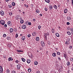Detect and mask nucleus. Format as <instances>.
<instances>
[{"label": "nucleus", "instance_id": "nucleus-48", "mask_svg": "<svg viewBox=\"0 0 73 73\" xmlns=\"http://www.w3.org/2000/svg\"><path fill=\"white\" fill-rule=\"evenodd\" d=\"M12 73H16V71L15 70L12 71Z\"/></svg>", "mask_w": 73, "mask_h": 73}, {"label": "nucleus", "instance_id": "nucleus-27", "mask_svg": "<svg viewBox=\"0 0 73 73\" xmlns=\"http://www.w3.org/2000/svg\"><path fill=\"white\" fill-rule=\"evenodd\" d=\"M34 64L35 65H37V64H38V62L37 61H35L34 62Z\"/></svg>", "mask_w": 73, "mask_h": 73}, {"label": "nucleus", "instance_id": "nucleus-9", "mask_svg": "<svg viewBox=\"0 0 73 73\" xmlns=\"http://www.w3.org/2000/svg\"><path fill=\"white\" fill-rule=\"evenodd\" d=\"M1 16H3L4 15V12L3 11H1Z\"/></svg>", "mask_w": 73, "mask_h": 73}, {"label": "nucleus", "instance_id": "nucleus-55", "mask_svg": "<svg viewBox=\"0 0 73 73\" xmlns=\"http://www.w3.org/2000/svg\"><path fill=\"white\" fill-rule=\"evenodd\" d=\"M67 30H70V27H67Z\"/></svg>", "mask_w": 73, "mask_h": 73}, {"label": "nucleus", "instance_id": "nucleus-44", "mask_svg": "<svg viewBox=\"0 0 73 73\" xmlns=\"http://www.w3.org/2000/svg\"><path fill=\"white\" fill-rule=\"evenodd\" d=\"M44 10L46 11H48V9L47 8L45 7L44 8Z\"/></svg>", "mask_w": 73, "mask_h": 73}, {"label": "nucleus", "instance_id": "nucleus-61", "mask_svg": "<svg viewBox=\"0 0 73 73\" xmlns=\"http://www.w3.org/2000/svg\"><path fill=\"white\" fill-rule=\"evenodd\" d=\"M70 30L72 32H73V29H70Z\"/></svg>", "mask_w": 73, "mask_h": 73}, {"label": "nucleus", "instance_id": "nucleus-28", "mask_svg": "<svg viewBox=\"0 0 73 73\" xmlns=\"http://www.w3.org/2000/svg\"><path fill=\"white\" fill-rule=\"evenodd\" d=\"M21 59L22 61H23V62H25V59H24V58H21Z\"/></svg>", "mask_w": 73, "mask_h": 73}, {"label": "nucleus", "instance_id": "nucleus-47", "mask_svg": "<svg viewBox=\"0 0 73 73\" xmlns=\"http://www.w3.org/2000/svg\"><path fill=\"white\" fill-rule=\"evenodd\" d=\"M58 60H59V61H61V58H60V57H58Z\"/></svg>", "mask_w": 73, "mask_h": 73}, {"label": "nucleus", "instance_id": "nucleus-46", "mask_svg": "<svg viewBox=\"0 0 73 73\" xmlns=\"http://www.w3.org/2000/svg\"><path fill=\"white\" fill-rule=\"evenodd\" d=\"M8 6L9 7V8H12V6L11 5H8Z\"/></svg>", "mask_w": 73, "mask_h": 73}, {"label": "nucleus", "instance_id": "nucleus-16", "mask_svg": "<svg viewBox=\"0 0 73 73\" xmlns=\"http://www.w3.org/2000/svg\"><path fill=\"white\" fill-rule=\"evenodd\" d=\"M52 32V33H54V32H55V29H51Z\"/></svg>", "mask_w": 73, "mask_h": 73}, {"label": "nucleus", "instance_id": "nucleus-5", "mask_svg": "<svg viewBox=\"0 0 73 73\" xmlns=\"http://www.w3.org/2000/svg\"><path fill=\"white\" fill-rule=\"evenodd\" d=\"M7 24L9 26H11L12 25V23H11V21H8L7 23Z\"/></svg>", "mask_w": 73, "mask_h": 73}, {"label": "nucleus", "instance_id": "nucleus-52", "mask_svg": "<svg viewBox=\"0 0 73 73\" xmlns=\"http://www.w3.org/2000/svg\"><path fill=\"white\" fill-rule=\"evenodd\" d=\"M8 60L9 61H11V58H9L8 59Z\"/></svg>", "mask_w": 73, "mask_h": 73}, {"label": "nucleus", "instance_id": "nucleus-34", "mask_svg": "<svg viewBox=\"0 0 73 73\" xmlns=\"http://www.w3.org/2000/svg\"><path fill=\"white\" fill-rule=\"evenodd\" d=\"M67 65L68 66H69V65H70V62H67Z\"/></svg>", "mask_w": 73, "mask_h": 73}, {"label": "nucleus", "instance_id": "nucleus-62", "mask_svg": "<svg viewBox=\"0 0 73 73\" xmlns=\"http://www.w3.org/2000/svg\"><path fill=\"white\" fill-rule=\"evenodd\" d=\"M72 5L73 6V0H72Z\"/></svg>", "mask_w": 73, "mask_h": 73}, {"label": "nucleus", "instance_id": "nucleus-56", "mask_svg": "<svg viewBox=\"0 0 73 73\" xmlns=\"http://www.w3.org/2000/svg\"><path fill=\"white\" fill-rule=\"evenodd\" d=\"M3 57L4 58H6V56H5V55H3Z\"/></svg>", "mask_w": 73, "mask_h": 73}, {"label": "nucleus", "instance_id": "nucleus-33", "mask_svg": "<svg viewBox=\"0 0 73 73\" xmlns=\"http://www.w3.org/2000/svg\"><path fill=\"white\" fill-rule=\"evenodd\" d=\"M57 55H60V54H61V53H60V52H57Z\"/></svg>", "mask_w": 73, "mask_h": 73}, {"label": "nucleus", "instance_id": "nucleus-38", "mask_svg": "<svg viewBox=\"0 0 73 73\" xmlns=\"http://www.w3.org/2000/svg\"><path fill=\"white\" fill-rule=\"evenodd\" d=\"M73 47L72 46H69V48L70 49H72Z\"/></svg>", "mask_w": 73, "mask_h": 73}, {"label": "nucleus", "instance_id": "nucleus-3", "mask_svg": "<svg viewBox=\"0 0 73 73\" xmlns=\"http://www.w3.org/2000/svg\"><path fill=\"white\" fill-rule=\"evenodd\" d=\"M36 35H37V33L36 32H34L32 33V35L33 36H36Z\"/></svg>", "mask_w": 73, "mask_h": 73}, {"label": "nucleus", "instance_id": "nucleus-50", "mask_svg": "<svg viewBox=\"0 0 73 73\" xmlns=\"http://www.w3.org/2000/svg\"><path fill=\"white\" fill-rule=\"evenodd\" d=\"M27 36H28V37H31V35L28 34L27 35Z\"/></svg>", "mask_w": 73, "mask_h": 73}, {"label": "nucleus", "instance_id": "nucleus-43", "mask_svg": "<svg viewBox=\"0 0 73 73\" xmlns=\"http://www.w3.org/2000/svg\"><path fill=\"white\" fill-rule=\"evenodd\" d=\"M17 29L15 28L14 29V31H15V32H17Z\"/></svg>", "mask_w": 73, "mask_h": 73}, {"label": "nucleus", "instance_id": "nucleus-25", "mask_svg": "<svg viewBox=\"0 0 73 73\" xmlns=\"http://www.w3.org/2000/svg\"><path fill=\"white\" fill-rule=\"evenodd\" d=\"M67 33L68 35H69V36H70V35H71V33H70V32L69 31L67 32Z\"/></svg>", "mask_w": 73, "mask_h": 73}, {"label": "nucleus", "instance_id": "nucleus-60", "mask_svg": "<svg viewBox=\"0 0 73 73\" xmlns=\"http://www.w3.org/2000/svg\"><path fill=\"white\" fill-rule=\"evenodd\" d=\"M10 58L11 59V61H12V60H13V58H12L10 57Z\"/></svg>", "mask_w": 73, "mask_h": 73}, {"label": "nucleus", "instance_id": "nucleus-58", "mask_svg": "<svg viewBox=\"0 0 73 73\" xmlns=\"http://www.w3.org/2000/svg\"><path fill=\"white\" fill-rule=\"evenodd\" d=\"M39 15L40 16H42V14H40V15Z\"/></svg>", "mask_w": 73, "mask_h": 73}, {"label": "nucleus", "instance_id": "nucleus-39", "mask_svg": "<svg viewBox=\"0 0 73 73\" xmlns=\"http://www.w3.org/2000/svg\"><path fill=\"white\" fill-rule=\"evenodd\" d=\"M7 40H11V37H7Z\"/></svg>", "mask_w": 73, "mask_h": 73}, {"label": "nucleus", "instance_id": "nucleus-31", "mask_svg": "<svg viewBox=\"0 0 73 73\" xmlns=\"http://www.w3.org/2000/svg\"><path fill=\"white\" fill-rule=\"evenodd\" d=\"M30 55L29 54V56L30 57V56H31V58H32V53L31 52H30Z\"/></svg>", "mask_w": 73, "mask_h": 73}, {"label": "nucleus", "instance_id": "nucleus-12", "mask_svg": "<svg viewBox=\"0 0 73 73\" xmlns=\"http://www.w3.org/2000/svg\"><path fill=\"white\" fill-rule=\"evenodd\" d=\"M53 57H55L56 56V53H53L52 54Z\"/></svg>", "mask_w": 73, "mask_h": 73}, {"label": "nucleus", "instance_id": "nucleus-21", "mask_svg": "<svg viewBox=\"0 0 73 73\" xmlns=\"http://www.w3.org/2000/svg\"><path fill=\"white\" fill-rule=\"evenodd\" d=\"M67 12H68V9H65L64 10V13H67Z\"/></svg>", "mask_w": 73, "mask_h": 73}, {"label": "nucleus", "instance_id": "nucleus-15", "mask_svg": "<svg viewBox=\"0 0 73 73\" xmlns=\"http://www.w3.org/2000/svg\"><path fill=\"white\" fill-rule=\"evenodd\" d=\"M55 35L57 37H60V35H59V34L58 33H56Z\"/></svg>", "mask_w": 73, "mask_h": 73}, {"label": "nucleus", "instance_id": "nucleus-54", "mask_svg": "<svg viewBox=\"0 0 73 73\" xmlns=\"http://www.w3.org/2000/svg\"><path fill=\"white\" fill-rule=\"evenodd\" d=\"M67 25H69L70 24V23L69 22H68L67 23Z\"/></svg>", "mask_w": 73, "mask_h": 73}, {"label": "nucleus", "instance_id": "nucleus-51", "mask_svg": "<svg viewBox=\"0 0 73 73\" xmlns=\"http://www.w3.org/2000/svg\"><path fill=\"white\" fill-rule=\"evenodd\" d=\"M70 61H73V58H71L70 59Z\"/></svg>", "mask_w": 73, "mask_h": 73}, {"label": "nucleus", "instance_id": "nucleus-13", "mask_svg": "<svg viewBox=\"0 0 73 73\" xmlns=\"http://www.w3.org/2000/svg\"><path fill=\"white\" fill-rule=\"evenodd\" d=\"M31 71H32V69H31V68H29L28 69V72H29V73H31Z\"/></svg>", "mask_w": 73, "mask_h": 73}, {"label": "nucleus", "instance_id": "nucleus-64", "mask_svg": "<svg viewBox=\"0 0 73 73\" xmlns=\"http://www.w3.org/2000/svg\"><path fill=\"white\" fill-rule=\"evenodd\" d=\"M36 73H40V71H37Z\"/></svg>", "mask_w": 73, "mask_h": 73}, {"label": "nucleus", "instance_id": "nucleus-42", "mask_svg": "<svg viewBox=\"0 0 73 73\" xmlns=\"http://www.w3.org/2000/svg\"><path fill=\"white\" fill-rule=\"evenodd\" d=\"M3 36L4 37H6V36H7V35L5 34H4L3 35Z\"/></svg>", "mask_w": 73, "mask_h": 73}, {"label": "nucleus", "instance_id": "nucleus-53", "mask_svg": "<svg viewBox=\"0 0 73 73\" xmlns=\"http://www.w3.org/2000/svg\"><path fill=\"white\" fill-rule=\"evenodd\" d=\"M4 27H5V28H7V24L5 25Z\"/></svg>", "mask_w": 73, "mask_h": 73}, {"label": "nucleus", "instance_id": "nucleus-10", "mask_svg": "<svg viewBox=\"0 0 73 73\" xmlns=\"http://www.w3.org/2000/svg\"><path fill=\"white\" fill-rule=\"evenodd\" d=\"M17 68L18 69H20V68H21V65L20 64H18L17 66Z\"/></svg>", "mask_w": 73, "mask_h": 73}, {"label": "nucleus", "instance_id": "nucleus-29", "mask_svg": "<svg viewBox=\"0 0 73 73\" xmlns=\"http://www.w3.org/2000/svg\"><path fill=\"white\" fill-rule=\"evenodd\" d=\"M69 42L68 40H66L65 42L66 44H69Z\"/></svg>", "mask_w": 73, "mask_h": 73}, {"label": "nucleus", "instance_id": "nucleus-41", "mask_svg": "<svg viewBox=\"0 0 73 73\" xmlns=\"http://www.w3.org/2000/svg\"><path fill=\"white\" fill-rule=\"evenodd\" d=\"M6 72L7 73H9V69H8L6 70Z\"/></svg>", "mask_w": 73, "mask_h": 73}, {"label": "nucleus", "instance_id": "nucleus-1", "mask_svg": "<svg viewBox=\"0 0 73 73\" xmlns=\"http://www.w3.org/2000/svg\"><path fill=\"white\" fill-rule=\"evenodd\" d=\"M0 23L2 25H4V24H5V21L4 20H1L0 21Z\"/></svg>", "mask_w": 73, "mask_h": 73}, {"label": "nucleus", "instance_id": "nucleus-57", "mask_svg": "<svg viewBox=\"0 0 73 73\" xmlns=\"http://www.w3.org/2000/svg\"><path fill=\"white\" fill-rule=\"evenodd\" d=\"M31 23L29 22L28 23V25H31Z\"/></svg>", "mask_w": 73, "mask_h": 73}, {"label": "nucleus", "instance_id": "nucleus-63", "mask_svg": "<svg viewBox=\"0 0 73 73\" xmlns=\"http://www.w3.org/2000/svg\"><path fill=\"white\" fill-rule=\"evenodd\" d=\"M28 7H29V6L28 5H27L26 6V8H28Z\"/></svg>", "mask_w": 73, "mask_h": 73}, {"label": "nucleus", "instance_id": "nucleus-36", "mask_svg": "<svg viewBox=\"0 0 73 73\" xmlns=\"http://www.w3.org/2000/svg\"><path fill=\"white\" fill-rule=\"evenodd\" d=\"M9 14L10 16H12V15H13L12 13V12H10L9 13Z\"/></svg>", "mask_w": 73, "mask_h": 73}, {"label": "nucleus", "instance_id": "nucleus-20", "mask_svg": "<svg viewBox=\"0 0 73 73\" xmlns=\"http://www.w3.org/2000/svg\"><path fill=\"white\" fill-rule=\"evenodd\" d=\"M11 45H12V44L11 43L8 44V46L9 48H10V47H11Z\"/></svg>", "mask_w": 73, "mask_h": 73}, {"label": "nucleus", "instance_id": "nucleus-17", "mask_svg": "<svg viewBox=\"0 0 73 73\" xmlns=\"http://www.w3.org/2000/svg\"><path fill=\"white\" fill-rule=\"evenodd\" d=\"M67 19L68 20V21H70L71 20V18L70 17H68L67 18Z\"/></svg>", "mask_w": 73, "mask_h": 73}, {"label": "nucleus", "instance_id": "nucleus-30", "mask_svg": "<svg viewBox=\"0 0 73 73\" xmlns=\"http://www.w3.org/2000/svg\"><path fill=\"white\" fill-rule=\"evenodd\" d=\"M20 23L21 24H23V23H24V20H21L20 21Z\"/></svg>", "mask_w": 73, "mask_h": 73}, {"label": "nucleus", "instance_id": "nucleus-4", "mask_svg": "<svg viewBox=\"0 0 73 73\" xmlns=\"http://www.w3.org/2000/svg\"><path fill=\"white\" fill-rule=\"evenodd\" d=\"M41 44L42 45V46H44L45 45V42H44L43 41H42L41 42Z\"/></svg>", "mask_w": 73, "mask_h": 73}, {"label": "nucleus", "instance_id": "nucleus-19", "mask_svg": "<svg viewBox=\"0 0 73 73\" xmlns=\"http://www.w3.org/2000/svg\"><path fill=\"white\" fill-rule=\"evenodd\" d=\"M27 62L28 64H29V63H30V62H31V60H30L28 59L27 60Z\"/></svg>", "mask_w": 73, "mask_h": 73}, {"label": "nucleus", "instance_id": "nucleus-49", "mask_svg": "<svg viewBox=\"0 0 73 73\" xmlns=\"http://www.w3.org/2000/svg\"><path fill=\"white\" fill-rule=\"evenodd\" d=\"M19 61H18L17 60H16V61H15L16 63H17V64L19 63Z\"/></svg>", "mask_w": 73, "mask_h": 73}, {"label": "nucleus", "instance_id": "nucleus-35", "mask_svg": "<svg viewBox=\"0 0 73 73\" xmlns=\"http://www.w3.org/2000/svg\"><path fill=\"white\" fill-rule=\"evenodd\" d=\"M17 51L18 52H23V51L22 50H17Z\"/></svg>", "mask_w": 73, "mask_h": 73}, {"label": "nucleus", "instance_id": "nucleus-40", "mask_svg": "<svg viewBox=\"0 0 73 73\" xmlns=\"http://www.w3.org/2000/svg\"><path fill=\"white\" fill-rule=\"evenodd\" d=\"M18 34H17V33L16 35H15V38H17V37H18Z\"/></svg>", "mask_w": 73, "mask_h": 73}, {"label": "nucleus", "instance_id": "nucleus-37", "mask_svg": "<svg viewBox=\"0 0 73 73\" xmlns=\"http://www.w3.org/2000/svg\"><path fill=\"white\" fill-rule=\"evenodd\" d=\"M38 29H39V30H41V29L40 28H41V27L40 26H39L38 27Z\"/></svg>", "mask_w": 73, "mask_h": 73}, {"label": "nucleus", "instance_id": "nucleus-6", "mask_svg": "<svg viewBox=\"0 0 73 73\" xmlns=\"http://www.w3.org/2000/svg\"><path fill=\"white\" fill-rule=\"evenodd\" d=\"M27 28V26H26V25H23L22 26V29H25Z\"/></svg>", "mask_w": 73, "mask_h": 73}, {"label": "nucleus", "instance_id": "nucleus-8", "mask_svg": "<svg viewBox=\"0 0 73 73\" xmlns=\"http://www.w3.org/2000/svg\"><path fill=\"white\" fill-rule=\"evenodd\" d=\"M49 8L50 11H52V9H53V6L52 5H50L49 6Z\"/></svg>", "mask_w": 73, "mask_h": 73}, {"label": "nucleus", "instance_id": "nucleus-7", "mask_svg": "<svg viewBox=\"0 0 73 73\" xmlns=\"http://www.w3.org/2000/svg\"><path fill=\"white\" fill-rule=\"evenodd\" d=\"M44 37L45 38V41H47V35H46V34L45 33L44 35Z\"/></svg>", "mask_w": 73, "mask_h": 73}, {"label": "nucleus", "instance_id": "nucleus-2", "mask_svg": "<svg viewBox=\"0 0 73 73\" xmlns=\"http://www.w3.org/2000/svg\"><path fill=\"white\" fill-rule=\"evenodd\" d=\"M3 68L2 67L0 66V73H3Z\"/></svg>", "mask_w": 73, "mask_h": 73}, {"label": "nucleus", "instance_id": "nucleus-26", "mask_svg": "<svg viewBox=\"0 0 73 73\" xmlns=\"http://www.w3.org/2000/svg\"><path fill=\"white\" fill-rule=\"evenodd\" d=\"M45 1L46 2V3H50V0H45Z\"/></svg>", "mask_w": 73, "mask_h": 73}, {"label": "nucleus", "instance_id": "nucleus-14", "mask_svg": "<svg viewBox=\"0 0 73 73\" xmlns=\"http://www.w3.org/2000/svg\"><path fill=\"white\" fill-rule=\"evenodd\" d=\"M53 7H54V9H57V7L56 5H54L53 6Z\"/></svg>", "mask_w": 73, "mask_h": 73}, {"label": "nucleus", "instance_id": "nucleus-22", "mask_svg": "<svg viewBox=\"0 0 73 73\" xmlns=\"http://www.w3.org/2000/svg\"><path fill=\"white\" fill-rule=\"evenodd\" d=\"M22 39L23 40H24L25 39V37L24 36H23L22 37Z\"/></svg>", "mask_w": 73, "mask_h": 73}, {"label": "nucleus", "instance_id": "nucleus-32", "mask_svg": "<svg viewBox=\"0 0 73 73\" xmlns=\"http://www.w3.org/2000/svg\"><path fill=\"white\" fill-rule=\"evenodd\" d=\"M12 4L13 6H15L16 4H15V2H12Z\"/></svg>", "mask_w": 73, "mask_h": 73}, {"label": "nucleus", "instance_id": "nucleus-18", "mask_svg": "<svg viewBox=\"0 0 73 73\" xmlns=\"http://www.w3.org/2000/svg\"><path fill=\"white\" fill-rule=\"evenodd\" d=\"M35 11L36 12V13H40V11L38 9H37Z\"/></svg>", "mask_w": 73, "mask_h": 73}, {"label": "nucleus", "instance_id": "nucleus-59", "mask_svg": "<svg viewBox=\"0 0 73 73\" xmlns=\"http://www.w3.org/2000/svg\"><path fill=\"white\" fill-rule=\"evenodd\" d=\"M36 19H33V21H36Z\"/></svg>", "mask_w": 73, "mask_h": 73}, {"label": "nucleus", "instance_id": "nucleus-23", "mask_svg": "<svg viewBox=\"0 0 73 73\" xmlns=\"http://www.w3.org/2000/svg\"><path fill=\"white\" fill-rule=\"evenodd\" d=\"M67 55V54H66L65 53L64 54V57H65V58H66Z\"/></svg>", "mask_w": 73, "mask_h": 73}, {"label": "nucleus", "instance_id": "nucleus-45", "mask_svg": "<svg viewBox=\"0 0 73 73\" xmlns=\"http://www.w3.org/2000/svg\"><path fill=\"white\" fill-rule=\"evenodd\" d=\"M49 33L47 32L46 34V35L47 36H48L49 35Z\"/></svg>", "mask_w": 73, "mask_h": 73}, {"label": "nucleus", "instance_id": "nucleus-11", "mask_svg": "<svg viewBox=\"0 0 73 73\" xmlns=\"http://www.w3.org/2000/svg\"><path fill=\"white\" fill-rule=\"evenodd\" d=\"M10 33H12L13 32V29L12 28H11L10 29Z\"/></svg>", "mask_w": 73, "mask_h": 73}, {"label": "nucleus", "instance_id": "nucleus-24", "mask_svg": "<svg viewBox=\"0 0 73 73\" xmlns=\"http://www.w3.org/2000/svg\"><path fill=\"white\" fill-rule=\"evenodd\" d=\"M36 41H38L40 40V38L38 37H36Z\"/></svg>", "mask_w": 73, "mask_h": 73}]
</instances>
